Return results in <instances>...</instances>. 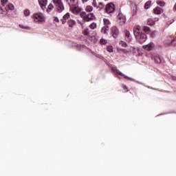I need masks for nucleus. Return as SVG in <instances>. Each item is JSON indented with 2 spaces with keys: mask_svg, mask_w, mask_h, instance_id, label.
<instances>
[{
  "mask_svg": "<svg viewBox=\"0 0 176 176\" xmlns=\"http://www.w3.org/2000/svg\"><path fill=\"white\" fill-rule=\"evenodd\" d=\"M156 3L157 5H159V6H162V7L165 6L166 5V3L162 0H157L156 1Z\"/></svg>",
  "mask_w": 176,
  "mask_h": 176,
  "instance_id": "26",
  "label": "nucleus"
},
{
  "mask_svg": "<svg viewBox=\"0 0 176 176\" xmlns=\"http://www.w3.org/2000/svg\"><path fill=\"white\" fill-rule=\"evenodd\" d=\"M92 5L93 6H94V8H97V9H98V6H97V2L96 1V0H94Z\"/></svg>",
  "mask_w": 176,
  "mask_h": 176,
  "instance_id": "36",
  "label": "nucleus"
},
{
  "mask_svg": "<svg viewBox=\"0 0 176 176\" xmlns=\"http://www.w3.org/2000/svg\"><path fill=\"white\" fill-rule=\"evenodd\" d=\"M81 17L84 21H90L91 20H94V19H96L94 14H87L85 12L81 14Z\"/></svg>",
  "mask_w": 176,
  "mask_h": 176,
  "instance_id": "5",
  "label": "nucleus"
},
{
  "mask_svg": "<svg viewBox=\"0 0 176 176\" xmlns=\"http://www.w3.org/2000/svg\"><path fill=\"white\" fill-rule=\"evenodd\" d=\"M173 80H176V77H173Z\"/></svg>",
  "mask_w": 176,
  "mask_h": 176,
  "instance_id": "45",
  "label": "nucleus"
},
{
  "mask_svg": "<svg viewBox=\"0 0 176 176\" xmlns=\"http://www.w3.org/2000/svg\"><path fill=\"white\" fill-rule=\"evenodd\" d=\"M99 5H100V7H99L100 10H102V9H104V3H100Z\"/></svg>",
  "mask_w": 176,
  "mask_h": 176,
  "instance_id": "39",
  "label": "nucleus"
},
{
  "mask_svg": "<svg viewBox=\"0 0 176 176\" xmlns=\"http://www.w3.org/2000/svg\"><path fill=\"white\" fill-rule=\"evenodd\" d=\"M82 3H86L87 2H89V0H81Z\"/></svg>",
  "mask_w": 176,
  "mask_h": 176,
  "instance_id": "42",
  "label": "nucleus"
},
{
  "mask_svg": "<svg viewBox=\"0 0 176 176\" xmlns=\"http://www.w3.org/2000/svg\"><path fill=\"white\" fill-rule=\"evenodd\" d=\"M152 3L151 1H148L145 4H144V9H149V8H151V5Z\"/></svg>",
  "mask_w": 176,
  "mask_h": 176,
  "instance_id": "25",
  "label": "nucleus"
},
{
  "mask_svg": "<svg viewBox=\"0 0 176 176\" xmlns=\"http://www.w3.org/2000/svg\"><path fill=\"white\" fill-rule=\"evenodd\" d=\"M66 1L70 7L79 3V0H66Z\"/></svg>",
  "mask_w": 176,
  "mask_h": 176,
  "instance_id": "15",
  "label": "nucleus"
},
{
  "mask_svg": "<svg viewBox=\"0 0 176 176\" xmlns=\"http://www.w3.org/2000/svg\"><path fill=\"white\" fill-rule=\"evenodd\" d=\"M70 10H72L73 14H79L80 17H82V14L84 13L83 9H82L78 5L72 6L70 7Z\"/></svg>",
  "mask_w": 176,
  "mask_h": 176,
  "instance_id": "4",
  "label": "nucleus"
},
{
  "mask_svg": "<svg viewBox=\"0 0 176 176\" xmlns=\"http://www.w3.org/2000/svg\"><path fill=\"white\" fill-rule=\"evenodd\" d=\"M71 17V14L69 12H67L63 16V19H60V21H62V24H65V23H68V20H69V18Z\"/></svg>",
  "mask_w": 176,
  "mask_h": 176,
  "instance_id": "11",
  "label": "nucleus"
},
{
  "mask_svg": "<svg viewBox=\"0 0 176 176\" xmlns=\"http://www.w3.org/2000/svg\"><path fill=\"white\" fill-rule=\"evenodd\" d=\"M100 45H105V44H107V40L102 38L100 40Z\"/></svg>",
  "mask_w": 176,
  "mask_h": 176,
  "instance_id": "35",
  "label": "nucleus"
},
{
  "mask_svg": "<svg viewBox=\"0 0 176 176\" xmlns=\"http://www.w3.org/2000/svg\"><path fill=\"white\" fill-rule=\"evenodd\" d=\"M67 24L70 28H74V27H75V25L76 24V22L75 21V20L69 19L67 21Z\"/></svg>",
  "mask_w": 176,
  "mask_h": 176,
  "instance_id": "16",
  "label": "nucleus"
},
{
  "mask_svg": "<svg viewBox=\"0 0 176 176\" xmlns=\"http://www.w3.org/2000/svg\"><path fill=\"white\" fill-rule=\"evenodd\" d=\"M1 4L3 6H6L8 5V0H1Z\"/></svg>",
  "mask_w": 176,
  "mask_h": 176,
  "instance_id": "34",
  "label": "nucleus"
},
{
  "mask_svg": "<svg viewBox=\"0 0 176 176\" xmlns=\"http://www.w3.org/2000/svg\"><path fill=\"white\" fill-rule=\"evenodd\" d=\"M23 14L25 17H30L31 16V10L30 9H25L23 10Z\"/></svg>",
  "mask_w": 176,
  "mask_h": 176,
  "instance_id": "19",
  "label": "nucleus"
},
{
  "mask_svg": "<svg viewBox=\"0 0 176 176\" xmlns=\"http://www.w3.org/2000/svg\"><path fill=\"white\" fill-rule=\"evenodd\" d=\"M104 1H108V0H104Z\"/></svg>",
  "mask_w": 176,
  "mask_h": 176,
  "instance_id": "47",
  "label": "nucleus"
},
{
  "mask_svg": "<svg viewBox=\"0 0 176 176\" xmlns=\"http://www.w3.org/2000/svg\"><path fill=\"white\" fill-rule=\"evenodd\" d=\"M138 12V9H137V6H135V8H133V10L131 12L132 16H136Z\"/></svg>",
  "mask_w": 176,
  "mask_h": 176,
  "instance_id": "27",
  "label": "nucleus"
},
{
  "mask_svg": "<svg viewBox=\"0 0 176 176\" xmlns=\"http://www.w3.org/2000/svg\"><path fill=\"white\" fill-rule=\"evenodd\" d=\"M31 19L34 24H45L46 23V15L43 12H35L31 16Z\"/></svg>",
  "mask_w": 176,
  "mask_h": 176,
  "instance_id": "2",
  "label": "nucleus"
},
{
  "mask_svg": "<svg viewBox=\"0 0 176 176\" xmlns=\"http://www.w3.org/2000/svg\"><path fill=\"white\" fill-rule=\"evenodd\" d=\"M107 50L109 53H113V47L112 45H107Z\"/></svg>",
  "mask_w": 176,
  "mask_h": 176,
  "instance_id": "28",
  "label": "nucleus"
},
{
  "mask_svg": "<svg viewBox=\"0 0 176 176\" xmlns=\"http://www.w3.org/2000/svg\"><path fill=\"white\" fill-rule=\"evenodd\" d=\"M135 50H137V49H135V48H133V52H135Z\"/></svg>",
  "mask_w": 176,
  "mask_h": 176,
  "instance_id": "46",
  "label": "nucleus"
},
{
  "mask_svg": "<svg viewBox=\"0 0 176 176\" xmlns=\"http://www.w3.org/2000/svg\"><path fill=\"white\" fill-rule=\"evenodd\" d=\"M133 34L139 43H144L148 39L146 34L141 32V26L138 25L133 27Z\"/></svg>",
  "mask_w": 176,
  "mask_h": 176,
  "instance_id": "1",
  "label": "nucleus"
},
{
  "mask_svg": "<svg viewBox=\"0 0 176 176\" xmlns=\"http://www.w3.org/2000/svg\"><path fill=\"white\" fill-rule=\"evenodd\" d=\"M119 45H120L122 47H127V43L123 41H120L119 42Z\"/></svg>",
  "mask_w": 176,
  "mask_h": 176,
  "instance_id": "33",
  "label": "nucleus"
},
{
  "mask_svg": "<svg viewBox=\"0 0 176 176\" xmlns=\"http://www.w3.org/2000/svg\"><path fill=\"white\" fill-rule=\"evenodd\" d=\"M148 25H155V20L153 19H148L147 21Z\"/></svg>",
  "mask_w": 176,
  "mask_h": 176,
  "instance_id": "31",
  "label": "nucleus"
},
{
  "mask_svg": "<svg viewBox=\"0 0 176 176\" xmlns=\"http://www.w3.org/2000/svg\"><path fill=\"white\" fill-rule=\"evenodd\" d=\"M126 15L119 13L117 16V23L119 25H124L126 24Z\"/></svg>",
  "mask_w": 176,
  "mask_h": 176,
  "instance_id": "6",
  "label": "nucleus"
},
{
  "mask_svg": "<svg viewBox=\"0 0 176 176\" xmlns=\"http://www.w3.org/2000/svg\"><path fill=\"white\" fill-rule=\"evenodd\" d=\"M142 30L144 32H145V34H147V35H148L151 32V28H149V27L148 26H144L142 28Z\"/></svg>",
  "mask_w": 176,
  "mask_h": 176,
  "instance_id": "20",
  "label": "nucleus"
},
{
  "mask_svg": "<svg viewBox=\"0 0 176 176\" xmlns=\"http://www.w3.org/2000/svg\"><path fill=\"white\" fill-rule=\"evenodd\" d=\"M165 46H175L176 45V38H175L173 40H166L164 41Z\"/></svg>",
  "mask_w": 176,
  "mask_h": 176,
  "instance_id": "12",
  "label": "nucleus"
},
{
  "mask_svg": "<svg viewBox=\"0 0 176 176\" xmlns=\"http://www.w3.org/2000/svg\"><path fill=\"white\" fill-rule=\"evenodd\" d=\"M20 28L22 30H28V31H31V27L29 26H24V25H19Z\"/></svg>",
  "mask_w": 176,
  "mask_h": 176,
  "instance_id": "29",
  "label": "nucleus"
},
{
  "mask_svg": "<svg viewBox=\"0 0 176 176\" xmlns=\"http://www.w3.org/2000/svg\"><path fill=\"white\" fill-rule=\"evenodd\" d=\"M115 5L112 3H110L106 6V12L109 14L110 13H113L115 12Z\"/></svg>",
  "mask_w": 176,
  "mask_h": 176,
  "instance_id": "7",
  "label": "nucleus"
},
{
  "mask_svg": "<svg viewBox=\"0 0 176 176\" xmlns=\"http://www.w3.org/2000/svg\"><path fill=\"white\" fill-rule=\"evenodd\" d=\"M173 10L175 11V12H176V3L174 5V6H173Z\"/></svg>",
  "mask_w": 176,
  "mask_h": 176,
  "instance_id": "44",
  "label": "nucleus"
},
{
  "mask_svg": "<svg viewBox=\"0 0 176 176\" xmlns=\"http://www.w3.org/2000/svg\"><path fill=\"white\" fill-rule=\"evenodd\" d=\"M162 12H163V10L160 7H156L153 10L155 14H162Z\"/></svg>",
  "mask_w": 176,
  "mask_h": 176,
  "instance_id": "18",
  "label": "nucleus"
},
{
  "mask_svg": "<svg viewBox=\"0 0 176 176\" xmlns=\"http://www.w3.org/2000/svg\"><path fill=\"white\" fill-rule=\"evenodd\" d=\"M115 72H116V74H118V75H121V76H124V78H125L126 79H129V80H134L133 78H130V77H129V76L124 75V74L122 73V72L119 71L118 69H116L115 70Z\"/></svg>",
  "mask_w": 176,
  "mask_h": 176,
  "instance_id": "17",
  "label": "nucleus"
},
{
  "mask_svg": "<svg viewBox=\"0 0 176 176\" xmlns=\"http://www.w3.org/2000/svg\"><path fill=\"white\" fill-rule=\"evenodd\" d=\"M151 36H155V35H156V32H151Z\"/></svg>",
  "mask_w": 176,
  "mask_h": 176,
  "instance_id": "41",
  "label": "nucleus"
},
{
  "mask_svg": "<svg viewBox=\"0 0 176 176\" xmlns=\"http://www.w3.org/2000/svg\"><path fill=\"white\" fill-rule=\"evenodd\" d=\"M53 9H54V6H53V4L50 3L47 9V13H50V12H52Z\"/></svg>",
  "mask_w": 176,
  "mask_h": 176,
  "instance_id": "23",
  "label": "nucleus"
},
{
  "mask_svg": "<svg viewBox=\"0 0 176 176\" xmlns=\"http://www.w3.org/2000/svg\"><path fill=\"white\" fill-rule=\"evenodd\" d=\"M122 89H124V90H125V91H127V87H126V85H123Z\"/></svg>",
  "mask_w": 176,
  "mask_h": 176,
  "instance_id": "43",
  "label": "nucleus"
},
{
  "mask_svg": "<svg viewBox=\"0 0 176 176\" xmlns=\"http://www.w3.org/2000/svg\"><path fill=\"white\" fill-rule=\"evenodd\" d=\"M125 41H126V42H131V41H133V37H131V34H130V32L126 30L125 32Z\"/></svg>",
  "mask_w": 176,
  "mask_h": 176,
  "instance_id": "14",
  "label": "nucleus"
},
{
  "mask_svg": "<svg viewBox=\"0 0 176 176\" xmlns=\"http://www.w3.org/2000/svg\"><path fill=\"white\" fill-rule=\"evenodd\" d=\"M89 28H91V30H96V28H97V23H92L89 25Z\"/></svg>",
  "mask_w": 176,
  "mask_h": 176,
  "instance_id": "30",
  "label": "nucleus"
},
{
  "mask_svg": "<svg viewBox=\"0 0 176 176\" xmlns=\"http://www.w3.org/2000/svg\"><path fill=\"white\" fill-rule=\"evenodd\" d=\"M103 23H104V27H109V25H111V22L109 21V20H108L107 19H104Z\"/></svg>",
  "mask_w": 176,
  "mask_h": 176,
  "instance_id": "21",
  "label": "nucleus"
},
{
  "mask_svg": "<svg viewBox=\"0 0 176 176\" xmlns=\"http://www.w3.org/2000/svg\"><path fill=\"white\" fill-rule=\"evenodd\" d=\"M108 31H109V26H104L102 28L101 32H102V34H107Z\"/></svg>",
  "mask_w": 176,
  "mask_h": 176,
  "instance_id": "22",
  "label": "nucleus"
},
{
  "mask_svg": "<svg viewBox=\"0 0 176 176\" xmlns=\"http://www.w3.org/2000/svg\"><path fill=\"white\" fill-rule=\"evenodd\" d=\"M5 11L0 7V16L5 14Z\"/></svg>",
  "mask_w": 176,
  "mask_h": 176,
  "instance_id": "37",
  "label": "nucleus"
},
{
  "mask_svg": "<svg viewBox=\"0 0 176 176\" xmlns=\"http://www.w3.org/2000/svg\"><path fill=\"white\" fill-rule=\"evenodd\" d=\"M152 60H153L154 63L155 64H160L162 63V59L160 58V56H159L158 54H154L151 56Z\"/></svg>",
  "mask_w": 176,
  "mask_h": 176,
  "instance_id": "10",
  "label": "nucleus"
},
{
  "mask_svg": "<svg viewBox=\"0 0 176 176\" xmlns=\"http://www.w3.org/2000/svg\"><path fill=\"white\" fill-rule=\"evenodd\" d=\"M84 35H89L90 32H89L88 29H86L83 32Z\"/></svg>",
  "mask_w": 176,
  "mask_h": 176,
  "instance_id": "38",
  "label": "nucleus"
},
{
  "mask_svg": "<svg viewBox=\"0 0 176 176\" xmlns=\"http://www.w3.org/2000/svg\"><path fill=\"white\" fill-rule=\"evenodd\" d=\"M142 47L144 49V50L151 52V50H153L155 49V44L153 43H150L147 45H143Z\"/></svg>",
  "mask_w": 176,
  "mask_h": 176,
  "instance_id": "8",
  "label": "nucleus"
},
{
  "mask_svg": "<svg viewBox=\"0 0 176 176\" xmlns=\"http://www.w3.org/2000/svg\"><path fill=\"white\" fill-rule=\"evenodd\" d=\"M52 1L56 9V12H58V13H62V12H64L65 8L64 7V4L63 3V1L61 0H52Z\"/></svg>",
  "mask_w": 176,
  "mask_h": 176,
  "instance_id": "3",
  "label": "nucleus"
},
{
  "mask_svg": "<svg viewBox=\"0 0 176 176\" xmlns=\"http://www.w3.org/2000/svg\"><path fill=\"white\" fill-rule=\"evenodd\" d=\"M39 6L42 10L45 12L46 10V6H47V0H38Z\"/></svg>",
  "mask_w": 176,
  "mask_h": 176,
  "instance_id": "9",
  "label": "nucleus"
},
{
  "mask_svg": "<svg viewBox=\"0 0 176 176\" xmlns=\"http://www.w3.org/2000/svg\"><path fill=\"white\" fill-rule=\"evenodd\" d=\"M111 31L113 34V38H118V35H119V30H118V28H116V26L112 27Z\"/></svg>",
  "mask_w": 176,
  "mask_h": 176,
  "instance_id": "13",
  "label": "nucleus"
},
{
  "mask_svg": "<svg viewBox=\"0 0 176 176\" xmlns=\"http://www.w3.org/2000/svg\"><path fill=\"white\" fill-rule=\"evenodd\" d=\"M53 21H55L56 23H58V21H60L57 16H54L53 17Z\"/></svg>",
  "mask_w": 176,
  "mask_h": 176,
  "instance_id": "40",
  "label": "nucleus"
},
{
  "mask_svg": "<svg viewBox=\"0 0 176 176\" xmlns=\"http://www.w3.org/2000/svg\"><path fill=\"white\" fill-rule=\"evenodd\" d=\"M85 12L91 13V12H93V7L91 6H87L85 8Z\"/></svg>",
  "mask_w": 176,
  "mask_h": 176,
  "instance_id": "24",
  "label": "nucleus"
},
{
  "mask_svg": "<svg viewBox=\"0 0 176 176\" xmlns=\"http://www.w3.org/2000/svg\"><path fill=\"white\" fill-rule=\"evenodd\" d=\"M7 6H8L9 10H14V6L13 4L10 3L7 4Z\"/></svg>",
  "mask_w": 176,
  "mask_h": 176,
  "instance_id": "32",
  "label": "nucleus"
}]
</instances>
